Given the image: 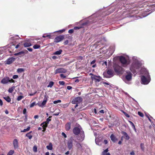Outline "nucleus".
I'll return each mask as SVG.
<instances>
[{
    "instance_id": "nucleus-1",
    "label": "nucleus",
    "mask_w": 155,
    "mask_h": 155,
    "mask_svg": "<svg viewBox=\"0 0 155 155\" xmlns=\"http://www.w3.org/2000/svg\"><path fill=\"white\" fill-rule=\"evenodd\" d=\"M141 73L144 75L141 78L142 83L144 84H148L150 81V78L147 70L144 68H142L141 69Z\"/></svg>"
},
{
    "instance_id": "nucleus-2",
    "label": "nucleus",
    "mask_w": 155,
    "mask_h": 155,
    "mask_svg": "<svg viewBox=\"0 0 155 155\" xmlns=\"http://www.w3.org/2000/svg\"><path fill=\"white\" fill-rule=\"evenodd\" d=\"M133 59L134 61L132 64L130 69L133 73H134L138 72L137 70L141 66V64L139 61L136 59V57H133Z\"/></svg>"
},
{
    "instance_id": "nucleus-3",
    "label": "nucleus",
    "mask_w": 155,
    "mask_h": 155,
    "mask_svg": "<svg viewBox=\"0 0 155 155\" xmlns=\"http://www.w3.org/2000/svg\"><path fill=\"white\" fill-rule=\"evenodd\" d=\"M48 98V97L47 95H45L44 96V100L41 103L39 102L37 104H35V102H33L30 104V107H34L35 105H38L39 107H43L46 104L47 102Z\"/></svg>"
},
{
    "instance_id": "nucleus-4",
    "label": "nucleus",
    "mask_w": 155,
    "mask_h": 155,
    "mask_svg": "<svg viewBox=\"0 0 155 155\" xmlns=\"http://www.w3.org/2000/svg\"><path fill=\"white\" fill-rule=\"evenodd\" d=\"M115 71L119 74H122L124 73L123 69L119 65H116L114 67Z\"/></svg>"
},
{
    "instance_id": "nucleus-5",
    "label": "nucleus",
    "mask_w": 155,
    "mask_h": 155,
    "mask_svg": "<svg viewBox=\"0 0 155 155\" xmlns=\"http://www.w3.org/2000/svg\"><path fill=\"white\" fill-rule=\"evenodd\" d=\"M82 129L80 125H78V127H74L73 130V132L74 134H75L77 135L79 134V133H81L82 131Z\"/></svg>"
},
{
    "instance_id": "nucleus-6",
    "label": "nucleus",
    "mask_w": 155,
    "mask_h": 155,
    "mask_svg": "<svg viewBox=\"0 0 155 155\" xmlns=\"http://www.w3.org/2000/svg\"><path fill=\"white\" fill-rule=\"evenodd\" d=\"M120 60L121 62L122 65L124 67H125L128 64L127 61L123 56H120Z\"/></svg>"
},
{
    "instance_id": "nucleus-7",
    "label": "nucleus",
    "mask_w": 155,
    "mask_h": 155,
    "mask_svg": "<svg viewBox=\"0 0 155 155\" xmlns=\"http://www.w3.org/2000/svg\"><path fill=\"white\" fill-rule=\"evenodd\" d=\"M91 75V78L92 80H95L96 82H99L101 79V78L99 76H96L92 73L90 74Z\"/></svg>"
},
{
    "instance_id": "nucleus-8",
    "label": "nucleus",
    "mask_w": 155,
    "mask_h": 155,
    "mask_svg": "<svg viewBox=\"0 0 155 155\" xmlns=\"http://www.w3.org/2000/svg\"><path fill=\"white\" fill-rule=\"evenodd\" d=\"M126 72L127 74L125 76L126 80L127 81H130L132 78V74L130 71H126Z\"/></svg>"
},
{
    "instance_id": "nucleus-9",
    "label": "nucleus",
    "mask_w": 155,
    "mask_h": 155,
    "mask_svg": "<svg viewBox=\"0 0 155 155\" xmlns=\"http://www.w3.org/2000/svg\"><path fill=\"white\" fill-rule=\"evenodd\" d=\"M82 101V99L80 97H77L72 100V103L73 104L80 103Z\"/></svg>"
},
{
    "instance_id": "nucleus-10",
    "label": "nucleus",
    "mask_w": 155,
    "mask_h": 155,
    "mask_svg": "<svg viewBox=\"0 0 155 155\" xmlns=\"http://www.w3.org/2000/svg\"><path fill=\"white\" fill-rule=\"evenodd\" d=\"M66 70L64 68H60L57 69L55 71V74H56L59 73H65L66 72Z\"/></svg>"
},
{
    "instance_id": "nucleus-11",
    "label": "nucleus",
    "mask_w": 155,
    "mask_h": 155,
    "mask_svg": "<svg viewBox=\"0 0 155 155\" xmlns=\"http://www.w3.org/2000/svg\"><path fill=\"white\" fill-rule=\"evenodd\" d=\"M9 81V78L8 77H6L3 78L1 81V83L3 84L8 83Z\"/></svg>"
},
{
    "instance_id": "nucleus-12",
    "label": "nucleus",
    "mask_w": 155,
    "mask_h": 155,
    "mask_svg": "<svg viewBox=\"0 0 155 155\" xmlns=\"http://www.w3.org/2000/svg\"><path fill=\"white\" fill-rule=\"evenodd\" d=\"M84 131H82V132H81L80 133V136H79L77 140L80 141H82L84 139Z\"/></svg>"
},
{
    "instance_id": "nucleus-13",
    "label": "nucleus",
    "mask_w": 155,
    "mask_h": 155,
    "mask_svg": "<svg viewBox=\"0 0 155 155\" xmlns=\"http://www.w3.org/2000/svg\"><path fill=\"white\" fill-rule=\"evenodd\" d=\"M68 147L69 150H71L73 147V141L72 139L69 140L67 143Z\"/></svg>"
},
{
    "instance_id": "nucleus-14",
    "label": "nucleus",
    "mask_w": 155,
    "mask_h": 155,
    "mask_svg": "<svg viewBox=\"0 0 155 155\" xmlns=\"http://www.w3.org/2000/svg\"><path fill=\"white\" fill-rule=\"evenodd\" d=\"M64 37L62 36H58L54 39V41L56 42H59L62 41L64 39Z\"/></svg>"
},
{
    "instance_id": "nucleus-15",
    "label": "nucleus",
    "mask_w": 155,
    "mask_h": 155,
    "mask_svg": "<svg viewBox=\"0 0 155 155\" xmlns=\"http://www.w3.org/2000/svg\"><path fill=\"white\" fill-rule=\"evenodd\" d=\"M15 59L13 57L8 58L6 61V64H12L15 61Z\"/></svg>"
},
{
    "instance_id": "nucleus-16",
    "label": "nucleus",
    "mask_w": 155,
    "mask_h": 155,
    "mask_svg": "<svg viewBox=\"0 0 155 155\" xmlns=\"http://www.w3.org/2000/svg\"><path fill=\"white\" fill-rule=\"evenodd\" d=\"M13 144L15 148H17L18 147V142L16 139H15L13 141Z\"/></svg>"
},
{
    "instance_id": "nucleus-17",
    "label": "nucleus",
    "mask_w": 155,
    "mask_h": 155,
    "mask_svg": "<svg viewBox=\"0 0 155 155\" xmlns=\"http://www.w3.org/2000/svg\"><path fill=\"white\" fill-rule=\"evenodd\" d=\"M71 123L69 122L66 124L65 126V129L66 130H69L71 128Z\"/></svg>"
},
{
    "instance_id": "nucleus-18",
    "label": "nucleus",
    "mask_w": 155,
    "mask_h": 155,
    "mask_svg": "<svg viewBox=\"0 0 155 155\" xmlns=\"http://www.w3.org/2000/svg\"><path fill=\"white\" fill-rule=\"evenodd\" d=\"M122 133L124 135V136H123L124 138L125 139L127 140H128L130 139L129 137L126 132L124 131H122Z\"/></svg>"
},
{
    "instance_id": "nucleus-19",
    "label": "nucleus",
    "mask_w": 155,
    "mask_h": 155,
    "mask_svg": "<svg viewBox=\"0 0 155 155\" xmlns=\"http://www.w3.org/2000/svg\"><path fill=\"white\" fill-rule=\"evenodd\" d=\"M110 138L111 140L114 142H115L117 140V139L116 138L114 135L113 134H112L111 135Z\"/></svg>"
},
{
    "instance_id": "nucleus-20",
    "label": "nucleus",
    "mask_w": 155,
    "mask_h": 155,
    "mask_svg": "<svg viewBox=\"0 0 155 155\" xmlns=\"http://www.w3.org/2000/svg\"><path fill=\"white\" fill-rule=\"evenodd\" d=\"M107 74L109 75H110V76L109 77V78H110L111 77H112L114 75L113 71L112 70H108L107 71Z\"/></svg>"
},
{
    "instance_id": "nucleus-21",
    "label": "nucleus",
    "mask_w": 155,
    "mask_h": 155,
    "mask_svg": "<svg viewBox=\"0 0 155 155\" xmlns=\"http://www.w3.org/2000/svg\"><path fill=\"white\" fill-rule=\"evenodd\" d=\"M3 98L8 102H10L11 101V99L8 96L4 97Z\"/></svg>"
},
{
    "instance_id": "nucleus-22",
    "label": "nucleus",
    "mask_w": 155,
    "mask_h": 155,
    "mask_svg": "<svg viewBox=\"0 0 155 155\" xmlns=\"http://www.w3.org/2000/svg\"><path fill=\"white\" fill-rule=\"evenodd\" d=\"M48 124L46 123V122H43L40 124L41 126H42L43 128H45L47 127Z\"/></svg>"
},
{
    "instance_id": "nucleus-23",
    "label": "nucleus",
    "mask_w": 155,
    "mask_h": 155,
    "mask_svg": "<svg viewBox=\"0 0 155 155\" xmlns=\"http://www.w3.org/2000/svg\"><path fill=\"white\" fill-rule=\"evenodd\" d=\"M48 150H51L52 149V145L51 143H50L48 145L46 146Z\"/></svg>"
},
{
    "instance_id": "nucleus-24",
    "label": "nucleus",
    "mask_w": 155,
    "mask_h": 155,
    "mask_svg": "<svg viewBox=\"0 0 155 155\" xmlns=\"http://www.w3.org/2000/svg\"><path fill=\"white\" fill-rule=\"evenodd\" d=\"M62 50L61 49L59 50V51H57L54 53V54L55 55H59L62 52Z\"/></svg>"
},
{
    "instance_id": "nucleus-25",
    "label": "nucleus",
    "mask_w": 155,
    "mask_h": 155,
    "mask_svg": "<svg viewBox=\"0 0 155 155\" xmlns=\"http://www.w3.org/2000/svg\"><path fill=\"white\" fill-rule=\"evenodd\" d=\"M32 132V131H31L28 133L26 135V136L28 137L29 139H31L32 137V135H31L30 133Z\"/></svg>"
},
{
    "instance_id": "nucleus-26",
    "label": "nucleus",
    "mask_w": 155,
    "mask_h": 155,
    "mask_svg": "<svg viewBox=\"0 0 155 155\" xmlns=\"http://www.w3.org/2000/svg\"><path fill=\"white\" fill-rule=\"evenodd\" d=\"M25 47H28L31 46V44L30 42H26L24 44Z\"/></svg>"
},
{
    "instance_id": "nucleus-27",
    "label": "nucleus",
    "mask_w": 155,
    "mask_h": 155,
    "mask_svg": "<svg viewBox=\"0 0 155 155\" xmlns=\"http://www.w3.org/2000/svg\"><path fill=\"white\" fill-rule=\"evenodd\" d=\"M95 141V143L97 144L98 145H101V142L100 140H99L98 139L96 138Z\"/></svg>"
},
{
    "instance_id": "nucleus-28",
    "label": "nucleus",
    "mask_w": 155,
    "mask_h": 155,
    "mask_svg": "<svg viewBox=\"0 0 155 155\" xmlns=\"http://www.w3.org/2000/svg\"><path fill=\"white\" fill-rule=\"evenodd\" d=\"M76 147L78 149L82 150V147L80 143H77L76 144Z\"/></svg>"
},
{
    "instance_id": "nucleus-29",
    "label": "nucleus",
    "mask_w": 155,
    "mask_h": 155,
    "mask_svg": "<svg viewBox=\"0 0 155 155\" xmlns=\"http://www.w3.org/2000/svg\"><path fill=\"white\" fill-rule=\"evenodd\" d=\"M30 129V127L28 126L26 129H25L23 130H21V132H25L27 131H28Z\"/></svg>"
},
{
    "instance_id": "nucleus-30",
    "label": "nucleus",
    "mask_w": 155,
    "mask_h": 155,
    "mask_svg": "<svg viewBox=\"0 0 155 155\" xmlns=\"http://www.w3.org/2000/svg\"><path fill=\"white\" fill-rule=\"evenodd\" d=\"M69 105V104H61L60 105V106L64 108H65L67 107H68Z\"/></svg>"
},
{
    "instance_id": "nucleus-31",
    "label": "nucleus",
    "mask_w": 155,
    "mask_h": 155,
    "mask_svg": "<svg viewBox=\"0 0 155 155\" xmlns=\"http://www.w3.org/2000/svg\"><path fill=\"white\" fill-rule=\"evenodd\" d=\"M54 84V82H53L50 81L49 82V84L48 85L47 87H50L51 88L53 86Z\"/></svg>"
},
{
    "instance_id": "nucleus-32",
    "label": "nucleus",
    "mask_w": 155,
    "mask_h": 155,
    "mask_svg": "<svg viewBox=\"0 0 155 155\" xmlns=\"http://www.w3.org/2000/svg\"><path fill=\"white\" fill-rule=\"evenodd\" d=\"M40 47V45H39L36 44L33 46V48L34 49H37L39 48Z\"/></svg>"
},
{
    "instance_id": "nucleus-33",
    "label": "nucleus",
    "mask_w": 155,
    "mask_h": 155,
    "mask_svg": "<svg viewBox=\"0 0 155 155\" xmlns=\"http://www.w3.org/2000/svg\"><path fill=\"white\" fill-rule=\"evenodd\" d=\"M28 53V51L27 50H24L23 51H20V55L22 54H25Z\"/></svg>"
},
{
    "instance_id": "nucleus-34",
    "label": "nucleus",
    "mask_w": 155,
    "mask_h": 155,
    "mask_svg": "<svg viewBox=\"0 0 155 155\" xmlns=\"http://www.w3.org/2000/svg\"><path fill=\"white\" fill-rule=\"evenodd\" d=\"M108 151V149H107L102 152V155H106V153H107Z\"/></svg>"
},
{
    "instance_id": "nucleus-35",
    "label": "nucleus",
    "mask_w": 155,
    "mask_h": 155,
    "mask_svg": "<svg viewBox=\"0 0 155 155\" xmlns=\"http://www.w3.org/2000/svg\"><path fill=\"white\" fill-rule=\"evenodd\" d=\"M43 38H46V37H48L49 38H51V35H46V34H44L43 36Z\"/></svg>"
},
{
    "instance_id": "nucleus-36",
    "label": "nucleus",
    "mask_w": 155,
    "mask_h": 155,
    "mask_svg": "<svg viewBox=\"0 0 155 155\" xmlns=\"http://www.w3.org/2000/svg\"><path fill=\"white\" fill-rule=\"evenodd\" d=\"M129 122L130 123V124L131 125L132 127H133L134 128V129L135 130H136V128H135V126H134V124H133V123L131 121H129Z\"/></svg>"
},
{
    "instance_id": "nucleus-37",
    "label": "nucleus",
    "mask_w": 155,
    "mask_h": 155,
    "mask_svg": "<svg viewBox=\"0 0 155 155\" xmlns=\"http://www.w3.org/2000/svg\"><path fill=\"white\" fill-rule=\"evenodd\" d=\"M14 153V151L13 150H11L8 153L7 155H12Z\"/></svg>"
},
{
    "instance_id": "nucleus-38",
    "label": "nucleus",
    "mask_w": 155,
    "mask_h": 155,
    "mask_svg": "<svg viewBox=\"0 0 155 155\" xmlns=\"http://www.w3.org/2000/svg\"><path fill=\"white\" fill-rule=\"evenodd\" d=\"M51 117H49V118H47L46 121L45 122H46V123L48 124L49 123V121L51 120L49 119V118H50Z\"/></svg>"
},
{
    "instance_id": "nucleus-39",
    "label": "nucleus",
    "mask_w": 155,
    "mask_h": 155,
    "mask_svg": "<svg viewBox=\"0 0 155 155\" xmlns=\"http://www.w3.org/2000/svg\"><path fill=\"white\" fill-rule=\"evenodd\" d=\"M61 100H59L54 101L53 102V103L54 104H56L61 103Z\"/></svg>"
},
{
    "instance_id": "nucleus-40",
    "label": "nucleus",
    "mask_w": 155,
    "mask_h": 155,
    "mask_svg": "<svg viewBox=\"0 0 155 155\" xmlns=\"http://www.w3.org/2000/svg\"><path fill=\"white\" fill-rule=\"evenodd\" d=\"M13 87L9 88L8 89V91L9 93H12L13 91Z\"/></svg>"
},
{
    "instance_id": "nucleus-41",
    "label": "nucleus",
    "mask_w": 155,
    "mask_h": 155,
    "mask_svg": "<svg viewBox=\"0 0 155 155\" xmlns=\"http://www.w3.org/2000/svg\"><path fill=\"white\" fill-rule=\"evenodd\" d=\"M59 83L60 85H64L65 84V82L63 81H60L59 82Z\"/></svg>"
},
{
    "instance_id": "nucleus-42",
    "label": "nucleus",
    "mask_w": 155,
    "mask_h": 155,
    "mask_svg": "<svg viewBox=\"0 0 155 155\" xmlns=\"http://www.w3.org/2000/svg\"><path fill=\"white\" fill-rule=\"evenodd\" d=\"M37 148L36 146H34L33 147V150L35 152H36L37 151Z\"/></svg>"
},
{
    "instance_id": "nucleus-43",
    "label": "nucleus",
    "mask_w": 155,
    "mask_h": 155,
    "mask_svg": "<svg viewBox=\"0 0 155 155\" xmlns=\"http://www.w3.org/2000/svg\"><path fill=\"white\" fill-rule=\"evenodd\" d=\"M138 114L140 117H143V114L142 113H141L140 112H138Z\"/></svg>"
},
{
    "instance_id": "nucleus-44",
    "label": "nucleus",
    "mask_w": 155,
    "mask_h": 155,
    "mask_svg": "<svg viewBox=\"0 0 155 155\" xmlns=\"http://www.w3.org/2000/svg\"><path fill=\"white\" fill-rule=\"evenodd\" d=\"M140 147L141 149L142 150H144V144L143 143H141L140 144Z\"/></svg>"
},
{
    "instance_id": "nucleus-45",
    "label": "nucleus",
    "mask_w": 155,
    "mask_h": 155,
    "mask_svg": "<svg viewBox=\"0 0 155 155\" xmlns=\"http://www.w3.org/2000/svg\"><path fill=\"white\" fill-rule=\"evenodd\" d=\"M123 113L124 114V115L127 117H130V116L129 115H128V114L126 113V112H125L124 111H123Z\"/></svg>"
},
{
    "instance_id": "nucleus-46",
    "label": "nucleus",
    "mask_w": 155,
    "mask_h": 155,
    "mask_svg": "<svg viewBox=\"0 0 155 155\" xmlns=\"http://www.w3.org/2000/svg\"><path fill=\"white\" fill-rule=\"evenodd\" d=\"M18 76L17 75H14L13 76V78L14 79H15L18 78Z\"/></svg>"
},
{
    "instance_id": "nucleus-47",
    "label": "nucleus",
    "mask_w": 155,
    "mask_h": 155,
    "mask_svg": "<svg viewBox=\"0 0 155 155\" xmlns=\"http://www.w3.org/2000/svg\"><path fill=\"white\" fill-rule=\"evenodd\" d=\"M61 134H62V135L63 136H64V137L65 138H66L67 137V136H66V134L64 132H62Z\"/></svg>"
},
{
    "instance_id": "nucleus-48",
    "label": "nucleus",
    "mask_w": 155,
    "mask_h": 155,
    "mask_svg": "<svg viewBox=\"0 0 155 155\" xmlns=\"http://www.w3.org/2000/svg\"><path fill=\"white\" fill-rule=\"evenodd\" d=\"M74 32V30L73 29H70L68 31V33H72Z\"/></svg>"
},
{
    "instance_id": "nucleus-49",
    "label": "nucleus",
    "mask_w": 155,
    "mask_h": 155,
    "mask_svg": "<svg viewBox=\"0 0 155 155\" xmlns=\"http://www.w3.org/2000/svg\"><path fill=\"white\" fill-rule=\"evenodd\" d=\"M26 110L25 108H24L23 109V113L24 114H26Z\"/></svg>"
},
{
    "instance_id": "nucleus-50",
    "label": "nucleus",
    "mask_w": 155,
    "mask_h": 155,
    "mask_svg": "<svg viewBox=\"0 0 155 155\" xmlns=\"http://www.w3.org/2000/svg\"><path fill=\"white\" fill-rule=\"evenodd\" d=\"M60 77L61 78H65L66 77L63 74H60Z\"/></svg>"
},
{
    "instance_id": "nucleus-51",
    "label": "nucleus",
    "mask_w": 155,
    "mask_h": 155,
    "mask_svg": "<svg viewBox=\"0 0 155 155\" xmlns=\"http://www.w3.org/2000/svg\"><path fill=\"white\" fill-rule=\"evenodd\" d=\"M9 82H10V83L14 82V80H13L12 79H9Z\"/></svg>"
},
{
    "instance_id": "nucleus-52",
    "label": "nucleus",
    "mask_w": 155,
    "mask_h": 155,
    "mask_svg": "<svg viewBox=\"0 0 155 155\" xmlns=\"http://www.w3.org/2000/svg\"><path fill=\"white\" fill-rule=\"evenodd\" d=\"M72 88V87L71 86H68L67 87V89L69 90H71V89Z\"/></svg>"
},
{
    "instance_id": "nucleus-53",
    "label": "nucleus",
    "mask_w": 155,
    "mask_h": 155,
    "mask_svg": "<svg viewBox=\"0 0 155 155\" xmlns=\"http://www.w3.org/2000/svg\"><path fill=\"white\" fill-rule=\"evenodd\" d=\"M27 50L29 51L30 52H31L32 51V49L31 48H27Z\"/></svg>"
},
{
    "instance_id": "nucleus-54",
    "label": "nucleus",
    "mask_w": 155,
    "mask_h": 155,
    "mask_svg": "<svg viewBox=\"0 0 155 155\" xmlns=\"http://www.w3.org/2000/svg\"><path fill=\"white\" fill-rule=\"evenodd\" d=\"M3 105V102L2 100L0 99V105L2 106Z\"/></svg>"
},
{
    "instance_id": "nucleus-55",
    "label": "nucleus",
    "mask_w": 155,
    "mask_h": 155,
    "mask_svg": "<svg viewBox=\"0 0 155 155\" xmlns=\"http://www.w3.org/2000/svg\"><path fill=\"white\" fill-rule=\"evenodd\" d=\"M104 143L105 144H107L108 143L107 140H104Z\"/></svg>"
},
{
    "instance_id": "nucleus-56",
    "label": "nucleus",
    "mask_w": 155,
    "mask_h": 155,
    "mask_svg": "<svg viewBox=\"0 0 155 155\" xmlns=\"http://www.w3.org/2000/svg\"><path fill=\"white\" fill-rule=\"evenodd\" d=\"M65 31V29H63L61 30H60L58 31V32H61V33H62V32H64Z\"/></svg>"
},
{
    "instance_id": "nucleus-57",
    "label": "nucleus",
    "mask_w": 155,
    "mask_h": 155,
    "mask_svg": "<svg viewBox=\"0 0 155 155\" xmlns=\"http://www.w3.org/2000/svg\"><path fill=\"white\" fill-rule=\"evenodd\" d=\"M68 40H67L66 41L64 42V44L65 45H67V44H68Z\"/></svg>"
},
{
    "instance_id": "nucleus-58",
    "label": "nucleus",
    "mask_w": 155,
    "mask_h": 155,
    "mask_svg": "<svg viewBox=\"0 0 155 155\" xmlns=\"http://www.w3.org/2000/svg\"><path fill=\"white\" fill-rule=\"evenodd\" d=\"M95 61L94 60H93V61H92L91 62V64H94V63H95Z\"/></svg>"
},
{
    "instance_id": "nucleus-59",
    "label": "nucleus",
    "mask_w": 155,
    "mask_h": 155,
    "mask_svg": "<svg viewBox=\"0 0 155 155\" xmlns=\"http://www.w3.org/2000/svg\"><path fill=\"white\" fill-rule=\"evenodd\" d=\"M104 64L106 66H107V62L106 61H105L103 63V65H104Z\"/></svg>"
},
{
    "instance_id": "nucleus-60",
    "label": "nucleus",
    "mask_w": 155,
    "mask_h": 155,
    "mask_svg": "<svg viewBox=\"0 0 155 155\" xmlns=\"http://www.w3.org/2000/svg\"><path fill=\"white\" fill-rule=\"evenodd\" d=\"M19 43L18 44H17L16 46H15V48H18V47H19Z\"/></svg>"
},
{
    "instance_id": "nucleus-61",
    "label": "nucleus",
    "mask_w": 155,
    "mask_h": 155,
    "mask_svg": "<svg viewBox=\"0 0 155 155\" xmlns=\"http://www.w3.org/2000/svg\"><path fill=\"white\" fill-rule=\"evenodd\" d=\"M59 114V112H57V113H56L54 114V115L55 116H58V115Z\"/></svg>"
},
{
    "instance_id": "nucleus-62",
    "label": "nucleus",
    "mask_w": 155,
    "mask_h": 155,
    "mask_svg": "<svg viewBox=\"0 0 155 155\" xmlns=\"http://www.w3.org/2000/svg\"><path fill=\"white\" fill-rule=\"evenodd\" d=\"M24 71V70L22 68H20V73L23 72Z\"/></svg>"
},
{
    "instance_id": "nucleus-63",
    "label": "nucleus",
    "mask_w": 155,
    "mask_h": 155,
    "mask_svg": "<svg viewBox=\"0 0 155 155\" xmlns=\"http://www.w3.org/2000/svg\"><path fill=\"white\" fill-rule=\"evenodd\" d=\"M38 115H35V116H34V118L35 119H37V118H38Z\"/></svg>"
},
{
    "instance_id": "nucleus-64",
    "label": "nucleus",
    "mask_w": 155,
    "mask_h": 155,
    "mask_svg": "<svg viewBox=\"0 0 155 155\" xmlns=\"http://www.w3.org/2000/svg\"><path fill=\"white\" fill-rule=\"evenodd\" d=\"M130 154L131 155H134V152H132L130 153Z\"/></svg>"
}]
</instances>
